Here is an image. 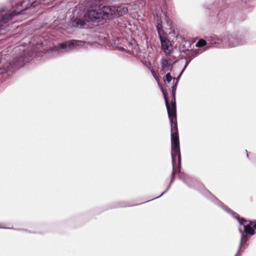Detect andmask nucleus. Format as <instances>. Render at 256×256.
<instances>
[{
    "mask_svg": "<svg viewBox=\"0 0 256 256\" xmlns=\"http://www.w3.org/2000/svg\"><path fill=\"white\" fill-rule=\"evenodd\" d=\"M110 6H104L102 8L96 10L92 8L88 10L86 13V16L91 22H94L96 20H108L111 18Z\"/></svg>",
    "mask_w": 256,
    "mask_h": 256,
    "instance_id": "nucleus-2",
    "label": "nucleus"
},
{
    "mask_svg": "<svg viewBox=\"0 0 256 256\" xmlns=\"http://www.w3.org/2000/svg\"><path fill=\"white\" fill-rule=\"evenodd\" d=\"M238 256V254H236V256Z\"/></svg>",
    "mask_w": 256,
    "mask_h": 256,
    "instance_id": "nucleus-20",
    "label": "nucleus"
},
{
    "mask_svg": "<svg viewBox=\"0 0 256 256\" xmlns=\"http://www.w3.org/2000/svg\"><path fill=\"white\" fill-rule=\"evenodd\" d=\"M166 24H168V26H171V25H172V22H171V21H170V20H168V19H166Z\"/></svg>",
    "mask_w": 256,
    "mask_h": 256,
    "instance_id": "nucleus-16",
    "label": "nucleus"
},
{
    "mask_svg": "<svg viewBox=\"0 0 256 256\" xmlns=\"http://www.w3.org/2000/svg\"><path fill=\"white\" fill-rule=\"evenodd\" d=\"M77 42V40H74L66 41L58 45L54 46L51 48V50L54 52H62V50H65L67 48L71 49L74 47L76 45Z\"/></svg>",
    "mask_w": 256,
    "mask_h": 256,
    "instance_id": "nucleus-3",
    "label": "nucleus"
},
{
    "mask_svg": "<svg viewBox=\"0 0 256 256\" xmlns=\"http://www.w3.org/2000/svg\"><path fill=\"white\" fill-rule=\"evenodd\" d=\"M110 10L111 16L113 15L116 16H121L126 14L128 9L126 5H121L118 6H110Z\"/></svg>",
    "mask_w": 256,
    "mask_h": 256,
    "instance_id": "nucleus-4",
    "label": "nucleus"
},
{
    "mask_svg": "<svg viewBox=\"0 0 256 256\" xmlns=\"http://www.w3.org/2000/svg\"><path fill=\"white\" fill-rule=\"evenodd\" d=\"M172 78L170 73L168 72L166 75L165 77L164 78V82H168V83L170 82L172 80Z\"/></svg>",
    "mask_w": 256,
    "mask_h": 256,
    "instance_id": "nucleus-13",
    "label": "nucleus"
},
{
    "mask_svg": "<svg viewBox=\"0 0 256 256\" xmlns=\"http://www.w3.org/2000/svg\"><path fill=\"white\" fill-rule=\"evenodd\" d=\"M194 56H190L189 59L187 60L183 70L181 71L180 75L176 79V82L174 84L172 88V99L170 103H169L168 98L167 96V92L162 88V92L164 98L165 100L166 106V107L168 118L170 120V127H171V155L172 158V162L173 164V170L172 174L171 180L168 188L162 192V195L164 194L169 188L170 185L173 182L174 178L176 172L174 168V166L176 164V160H178V166L179 168L180 167L181 164V155L180 152V144L178 136V128L177 118H176V84L178 80L180 78L181 74L184 72V70L188 66L190 60L193 58Z\"/></svg>",
    "mask_w": 256,
    "mask_h": 256,
    "instance_id": "nucleus-1",
    "label": "nucleus"
},
{
    "mask_svg": "<svg viewBox=\"0 0 256 256\" xmlns=\"http://www.w3.org/2000/svg\"><path fill=\"white\" fill-rule=\"evenodd\" d=\"M24 1H23V2L21 3V4H20V6H22V9L21 10H26V9L28 8V7H27V6L24 7V6H23V5H24Z\"/></svg>",
    "mask_w": 256,
    "mask_h": 256,
    "instance_id": "nucleus-15",
    "label": "nucleus"
},
{
    "mask_svg": "<svg viewBox=\"0 0 256 256\" xmlns=\"http://www.w3.org/2000/svg\"><path fill=\"white\" fill-rule=\"evenodd\" d=\"M19 14V12H16V11L14 10L10 13L6 14L2 16L0 18V28L4 26L5 25H7L8 22L12 20L13 16L18 14Z\"/></svg>",
    "mask_w": 256,
    "mask_h": 256,
    "instance_id": "nucleus-6",
    "label": "nucleus"
},
{
    "mask_svg": "<svg viewBox=\"0 0 256 256\" xmlns=\"http://www.w3.org/2000/svg\"><path fill=\"white\" fill-rule=\"evenodd\" d=\"M156 30L158 34L159 38L162 37L166 35V34L163 30L162 21L160 18H158L156 20Z\"/></svg>",
    "mask_w": 256,
    "mask_h": 256,
    "instance_id": "nucleus-9",
    "label": "nucleus"
},
{
    "mask_svg": "<svg viewBox=\"0 0 256 256\" xmlns=\"http://www.w3.org/2000/svg\"><path fill=\"white\" fill-rule=\"evenodd\" d=\"M32 3H31V4H30L29 5H30V6H32Z\"/></svg>",
    "mask_w": 256,
    "mask_h": 256,
    "instance_id": "nucleus-19",
    "label": "nucleus"
},
{
    "mask_svg": "<svg viewBox=\"0 0 256 256\" xmlns=\"http://www.w3.org/2000/svg\"><path fill=\"white\" fill-rule=\"evenodd\" d=\"M23 65V62L20 60V58H14L12 62H10L8 66H7L6 69L4 68L2 72H6L8 70H11L19 68Z\"/></svg>",
    "mask_w": 256,
    "mask_h": 256,
    "instance_id": "nucleus-7",
    "label": "nucleus"
},
{
    "mask_svg": "<svg viewBox=\"0 0 256 256\" xmlns=\"http://www.w3.org/2000/svg\"><path fill=\"white\" fill-rule=\"evenodd\" d=\"M162 71L163 73L168 70H172V64L170 60L162 58L161 60Z\"/></svg>",
    "mask_w": 256,
    "mask_h": 256,
    "instance_id": "nucleus-8",
    "label": "nucleus"
},
{
    "mask_svg": "<svg viewBox=\"0 0 256 256\" xmlns=\"http://www.w3.org/2000/svg\"><path fill=\"white\" fill-rule=\"evenodd\" d=\"M246 222V220H244V218H242L240 221V224H243L244 222Z\"/></svg>",
    "mask_w": 256,
    "mask_h": 256,
    "instance_id": "nucleus-18",
    "label": "nucleus"
},
{
    "mask_svg": "<svg viewBox=\"0 0 256 256\" xmlns=\"http://www.w3.org/2000/svg\"><path fill=\"white\" fill-rule=\"evenodd\" d=\"M252 223L253 224V226L254 229H256V220L252 221Z\"/></svg>",
    "mask_w": 256,
    "mask_h": 256,
    "instance_id": "nucleus-17",
    "label": "nucleus"
},
{
    "mask_svg": "<svg viewBox=\"0 0 256 256\" xmlns=\"http://www.w3.org/2000/svg\"><path fill=\"white\" fill-rule=\"evenodd\" d=\"M151 72L154 78L158 80L157 78L158 76L154 70H151Z\"/></svg>",
    "mask_w": 256,
    "mask_h": 256,
    "instance_id": "nucleus-14",
    "label": "nucleus"
},
{
    "mask_svg": "<svg viewBox=\"0 0 256 256\" xmlns=\"http://www.w3.org/2000/svg\"><path fill=\"white\" fill-rule=\"evenodd\" d=\"M206 42L205 40L203 39L200 40L196 44V46L197 47H202L206 46Z\"/></svg>",
    "mask_w": 256,
    "mask_h": 256,
    "instance_id": "nucleus-12",
    "label": "nucleus"
},
{
    "mask_svg": "<svg viewBox=\"0 0 256 256\" xmlns=\"http://www.w3.org/2000/svg\"><path fill=\"white\" fill-rule=\"evenodd\" d=\"M160 40L162 49L166 54H170L172 50V46L170 41L166 38V35L160 38Z\"/></svg>",
    "mask_w": 256,
    "mask_h": 256,
    "instance_id": "nucleus-5",
    "label": "nucleus"
},
{
    "mask_svg": "<svg viewBox=\"0 0 256 256\" xmlns=\"http://www.w3.org/2000/svg\"><path fill=\"white\" fill-rule=\"evenodd\" d=\"M253 224L252 221H250L248 224L244 226V232L250 236H252L255 234L254 228L252 227Z\"/></svg>",
    "mask_w": 256,
    "mask_h": 256,
    "instance_id": "nucleus-10",
    "label": "nucleus"
},
{
    "mask_svg": "<svg viewBox=\"0 0 256 256\" xmlns=\"http://www.w3.org/2000/svg\"><path fill=\"white\" fill-rule=\"evenodd\" d=\"M72 24L74 27L81 28L86 24V22L83 20L75 18L72 20Z\"/></svg>",
    "mask_w": 256,
    "mask_h": 256,
    "instance_id": "nucleus-11",
    "label": "nucleus"
}]
</instances>
